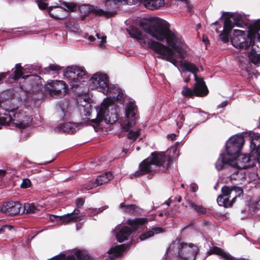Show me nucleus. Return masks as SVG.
Listing matches in <instances>:
<instances>
[{
  "mask_svg": "<svg viewBox=\"0 0 260 260\" xmlns=\"http://www.w3.org/2000/svg\"><path fill=\"white\" fill-rule=\"evenodd\" d=\"M140 26L145 32L158 41L166 39L171 48L145 37L138 28L132 27L127 30L130 37L136 39L142 47L152 49L157 54L158 58L168 61L176 67L177 59L186 57V52L182 47L183 42L182 38L176 32L170 30L166 22L157 17H151L142 20Z\"/></svg>",
  "mask_w": 260,
  "mask_h": 260,
  "instance_id": "obj_1",
  "label": "nucleus"
},
{
  "mask_svg": "<svg viewBox=\"0 0 260 260\" xmlns=\"http://www.w3.org/2000/svg\"><path fill=\"white\" fill-rule=\"evenodd\" d=\"M107 98L103 101L100 107L95 108L96 118L91 120L97 126L103 121L107 124H112L118 119V108L114 104L116 100L123 103V94L117 85L109 84L105 91Z\"/></svg>",
  "mask_w": 260,
  "mask_h": 260,
  "instance_id": "obj_2",
  "label": "nucleus"
},
{
  "mask_svg": "<svg viewBox=\"0 0 260 260\" xmlns=\"http://www.w3.org/2000/svg\"><path fill=\"white\" fill-rule=\"evenodd\" d=\"M32 100H29L28 96L24 100L20 107L13 109L8 113L0 114V129L2 126L9 124L13 121L14 123L20 129H24L31 122L32 118L28 113L31 111V106L34 104Z\"/></svg>",
  "mask_w": 260,
  "mask_h": 260,
  "instance_id": "obj_3",
  "label": "nucleus"
},
{
  "mask_svg": "<svg viewBox=\"0 0 260 260\" xmlns=\"http://www.w3.org/2000/svg\"><path fill=\"white\" fill-rule=\"evenodd\" d=\"M199 251L197 245L182 242L177 239L173 241L169 247L165 260H177L179 257L183 260H195Z\"/></svg>",
  "mask_w": 260,
  "mask_h": 260,
  "instance_id": "obj_4",
  "label": "nucleus"
},
{
  "mask_svg": "<svg viewBox=\"0 0 260 260\" xmlns=\"http://www.w3.org/2000/svg\"><path fill=\"white\" fill-rule=\"evenodd\" d=\"M172 161L171 156L166 155L164 152H153L151 156L144 160L139 165V170L134 174L141 176L146 174L153 173L155 168L162 167L166 170Z\"/></svg>",
  "mask_w": 260,
  "mask_h": 260,
  "instance_id": "obj_5",
  "label": "nucleus"
},
{
  "mask_svg": "<svg viewBox=\"0 0 260 260\" xmlns=\"http://www.w3.org/2000/svg\"><path fill=\"white\" fill-rule=\"evenodd\" d=\"M180 68L183 73L186 72H191L194 77L196 83L193 89L184 86L181 91V93L184 96L191 97L193 95L198 96H205L208 93V88L205 84V82L202 78H199L197 76L198 68L193 63L187 61H181L180 63Z\"/></svg>",
  "mask_w": 260,
  "mask_h": 260,
  "instance_id": "obj_6",
  "label": "nucleus"
},
{
  "mask_svg": "<svg viewBox=\"0 0 260 260\" xmlns=\"http://www.w3.org/2000/svg\"><path fill=\"white\" fill-rule=\"evenodd\" d=\"M125 251V246L123 244L117 245L111 247L108 253L110 254L105 260H112L117 257L123 255ZM90 260V257L88 252L85 250H76L74 254L67 255L65 253H61L59 255L48 259V260Z\"/></svg>",
  "mask_w": 260,
  "mask_h": 260,
  "instance_id": "obj_7",
  "label": "nucleus"
},
{
  "mask_svg": "<svg viewBox=\"0 0 260 260\" xmlns=\"http://www.w3.org/2000/svg\"><path fill=\"white\" fill-rule=\"evenodd\" d=\"M63 78L72 88H76L87 79V75L81 68L69 66L63 71Z\"/></svg>",
  "mask_w": 260,
  "mask_h": 260,
  "instance_id": "obj_8",
  "label": "nucleus"
},
{
  "mask_svg": "<svg viewBox=\"0 0 260 260\" xmlns=\"http://www.w3.org/2000/svg\"><path fill=\"white\" fill-rule=\"evenodd\" d=\"M137 106L134 101L131 100L125 105V115L128 119L127 124L124 126V129L128 132L127 138L133 141L136 140L140 135V129L136 131L131 129V128L136 124L137 118Z\"/></svg>",
  "mask_w": 260,
  "mask_h": 260,
  "instance_id": "obj_9",
  "label": "nucleus"
},
{
  "mask_svg": "<svg viewBox=\"0 0 260 260\" xmlns=\"http://www.w3.org/2000/svg\"><path fill=\"white\" fill-rule=\"evenodd\" d=\"M146 222L147 219L144 218H139L135 219H129L127 222L131 228L128 226H117L114 230L117 240L121 243L127 240L132 233V231L138 230L140 225H143Z\"/></svg>",
  "mask_w": 260,
  "mask_h": 260,
  "instance_id": "obj_10",
  "label": "nucleus"
},
{
  "mask_svg": "<svg viewBox=\"0 0 260 260\" xmlns=\"http://www.w3.org/2000/svg\"><path fill=\"white\" fill-rule=\"evenodd\" d=\"M222 194L218 196L217 202L220 206L228 207L232 205L233 202L243 192L241 187L232 186L229 187L224 186L221 188Z\"/></svg>",
  "mask_w": 260,
  "mask_h": 260,
  "instance_id": "obj_11",
  "label": "nucleus"
},
{
  "mask_svg": "<svg viewBox=\"0 0 260 260\" xmlns=\"http://www.w3.org/2000/svg\"><path fill=\"white\" fill-rule=\"evenodd\" d=\"M250 153L238 154L232 158L233 166L235 164L237 168L244 170L255 166L257 162V153L255 148L250 147Z\"/></svg>",
  "mask_w": 260,
  "mask_h": 260,
  "instance_id": "obj_12",
  "label": "nucleus"
},
{
  "mask_svg": "<svg viewBox=\"0 0 260 260\" xmlns=\"http://www.w3.org/2000/svg\"><path fill=\"white\" fill-rule=\"evenodd\" d=\"M77 8V5L74 2L59 1V5L50 6L48 8L50 16L56 20L62 19L66 17L63 14L64 11L73 12Z\"/></svg>",
  "mask_w": 260,
  "mask_h": 260,
  "instance_id": "obj_13",
  "label": "nucleus"
},
{
  "mask_svg": "<svg viewBox=\"0 0 260 260\" xmlns=\"http://www.w3.org/2000/svg\"><path fill=\"white\" fill-rule=\"evenodd\" d=\"M89 84L92 89L105 93L106 88L109 84V77L106 73L96 72L90 78Z\"/></svg>",
  "mask_w": 260,
  "mask_h": 260,
  "instance_id": "obj_14",
  "label": "nucleus"
},
{
  "mask_svg": "<svg viewBox=\"0 0 260 260\" xmlns=\"http://www.w3.org/2000/svg\"><path fill=\"white\" fill-rule=\"evenodd\" d=\"M244 143V139L241 135H236L231 137L225 144L226 153L231 158L239 154Z\"/></svg>",
  "mask_w": 260,
  "mask_h": 260,
  "instance_id": "obj_15",
  "label": "nucleus"
},
{
  "mask_svg": "<svg viewBox=\"0 0 260 260\" xmlns=\"http://www.w3.org/2000/svg\"><path fill=\"white\" fill-rule=\"evenodd\" d=\"M65 82L62 80H49L45 84L44 88L49 95L54 98H61L66 92Z\"/></svg>",
  "mask_w": 260,
  "mask_h": 260,
  "instance_id": "obj_16",
  "label": "nucleus"
},
{
  "mask_svg": "<svg viewBox=\"0 0 260 260\" xmlns=\"http://www.w3.org/2000/svg\"><path fill=\"white\" fill-rule=\"evenodd\" d=\"M226 14V24L228 30H232L235 26L243 27L247 24L246 17L243 14L231 12Z\"/></svg>",
  "mask_w": 260,
  "mask_h": 260,
  "instance_id": "obj_17",
  "label": "nucleus"
},
{
  "mask_svg": "<svg viewBox=\"0 0 260 260\" xmlns=\"http://www.w3.org/2000/svg\"><path fill=\"white\" fill-rule=\"evenodd\" d=\"M229 167L230 170L227 178H230L233 184H243L245 181L249 182L247 178L246 172L244 170L234 166Z\"/></svg>",
  "mask_w": 260,
  "mask_h": 260,
  "instance_id": "obj_18",
  "label": "nucleus"
},
{
  "mask_svg": "<svg viewBox=\"0 0 260 260\" xmlns=\"http://www.w3.org/2000/svg\"><path fill=\"white\" fill-rule=\"evenodd\" d=\"M79 10L84 15H87L89 13H92L96 16H103L106 18H110L114 14L113 13L104 11L97 6L87 4L80 6L79 7Z\"/></svg>",
  "mask_w": 260,
  "mask_h": 260,
  "instance_id": "obj_19",
  "label": "nucleus"
},
{
  "mask_svg": "<svg viewBox=\"0 0 260 260\" xmlns=\"http://www.w3.org/2000/svg\"><path fill=\"white\" fill-rule=\"evenodd\" d=\"M212 29L218 34L219 39L223 43L229 41L230 35L232 30L228 29V25L226 24V17H224L223 25L216 21L212 24Z\"/></svg>",
  "mask_w": 260,
  "mask_h": 260,
  "instance_id": "obj_20",
  "label": "nucleus"
},
{
  "mask_svg": "<svg viewBox=\"0 0 260 260\" xmlns=\"http://www.w3.org/2000/svg\"><path fill=\"white\" fill-rule=\"evenodd\" d=\"M0 211L7 215H14L21 212V204L18 202H5L0 208Z\"/></svg>",
  "mask_w": 260,
  "mask_h": 260,
  "instance_id": "obj_21",
  "label": "nucleus"
},
{
  "mask_svg": "<svg viewBox=\"0 0 260 260\" xmlns=\"http://www.w3.org/2000/svg\"><path fill=\"white\" fill-rule=\"evenodd\" d=\"M80 211L78 209H74L73 212L68 213L62 216H57L55 215H50L49 219L51 221H54L57 218H59L61 224H66L67 223L75 222L79 217Z\"/></svg>",
  "mask_w": 260,
  "mask_h": 260,
  "instance_id": "obj_22",
  "label": "nucleus"
},
{
  "mask_svg": "<svg viewBox=\"0 0 260 260\" xmlns=\"http://www.w3.org/2000/svg\"><path fill=\"white\" fill-rule=\"evenodd\" d=\"M23 69L22 68L21 64L20 63H17L15 67L14 73L9 76V77L15 80H16L21 77L22 79H27V80L30 82L36 80V79L39 77L36 75H23Z\"/></svg>",
  "mask_w": 260,
  "mask_h": 260,
  "instance_id": "obj_23",
  "label": "nucleus"
},
{
  "mask_svg": "<svg viewBox=\"0 0 260 260\" xmlns=\"http://www.w3.org/2000/svg\"><path fill=\"white\" fill-rule=\"evenodd\" d=\"M229 166H233L232 158L225 153H221L215 163L216 169L218 171L226 169L229 171L230 170Z\"/></svg>",
  "mask_w": 260,
  "mask_h": 260,
  "instance_id": "obj_24",
  "label": "nucleus"
},
{
  "mask_svg": "<svg viewBox=\"0 0 260 260\" xmlns=\"http://www.w3.org/2000/svg\"><path fill=\"white\" fill-rule=\"evenodd\" d=\"M56 113L62 118L68 117L70 114L69 102L63 100L59 102L56 106Z\"/></svg>",
  "mask_w": 260,
  "mask_h": 260,
  "instance_id": "obj_25",
  "label": "nucleus"
},
{
  "mask_svg": "<svg viewBox=\"0 0 260 260\" xmlns=\"http://www.w3.org/2000/svg\"><path fill=\"white\" fill-rule=\"evenodd\" d=\"M250 61L256 67L260 66V46L253 44L251 51L248 53Z\"/></svg>",
  "mask_w": 260,
  "mask_h": 260,
  "instance_id": "obj_26",
  "label": "nucleus"
},
{
  "mask_svg": "<svg viewBox=\"0 0 260 260\" xmlns=\"http://www.w3.org/2000/svg\"><path fill=\"white\" fill-rule=\"evenodd\" d=\"M79 123H72L70 122H64L61 123L58 129L63 132L67 133L69 134H73L76 132L79 129Z\"/></svg>",
  "mask_w": 260,
  "mask_h": 260,
  "instance_id": "obj_27",
  "label": "nucleus"
},
{
  "mask_svg": "<svg viewBox=\"0 0 260 260\" xmlns=\"http://www.w3.org/2000/svg\"><path fill=\"white\" fill-rule=\"evenodd\" d=\"M113 177V176L111 172H106L104 174H102L97 177L96 179L94 181V184L91 186V188L107 183L111 180Z\"/></svg>",
  "mask_w": 260,
  "mask_h": 260,
  "instance_id": "obj_28",
  "label": "nucleus"
},
{
  "mask_svg": "<svg viewBox=\"0 0 260 260\" xmlns=\"http://www.w3.org/2000/svg\"><path fill=\"white\" fill-rule=\"evenodd\" d=\"M145 7L149 10L157 9L165 4L164 0H143Z\"/></svg>",
  "mask_w": 260,
  "mask_h": 260,
  "instance_id": "obj_29",
  "label": "nucleus"
},
{
  "mask_svg": "<svg viewBox=\"0 0 260 260\" xmlns=\"http://www.w3.org/2000/svg\"><path fill=\"white\" fill-rule=\"evenodd\" d=\"M210 254H215L218 255L222 260H233L232 256L229 253L223 251L221 248L217 247H213L209 251Z\"/></svg>",
  "mask_w": 260,
  "mask_h": 260,
  "instance_id": "obj_30",
  "label": "nucleus"
},
{
  "mask_svg": "<svg viewBox=\"0 0 260 260\" xmlns=\"http://www.w3.org/2000/svg\"><path fill=\"white\" fill-rule=\"evenodd\" d=\"M164 232L163 229L160 227L152 228L151 230L147 231L140 235L141 241H145L153 237L155 234H159Z\"/></svg>",
  "mask_w": 260,
  "mask_h": 260,
  "instance_id": "obj_31",
  "label": "nucleus"
},
{
  "mask_svg": "<svg viewBox=\"0 0 260 260\" xmlns=\"http://www.w3.org/2000/svg\"><path fill=\"white\" fill-rule=\"evenodd\" d=\"M250 147L255 148L257 153V162L260 164V136H255L250 138Z\"/></svg>",
  "mask_w": 260,
  "mask_h": 260,
  "instance_id": "obj_32",
  "label": "nucleus"
},
{
  "mask_svg": "<svg viewBox=\"0 0 260 260\" xmlns=\"http://www.w3.org/2000/svg\"><path fill=\"white\" fill-rule=\"evenodd\" d=\"M120 208L125 212L131 215H136L139 212V208L134 204L126 205L124 203H122L120 204Z\"/></svg>",
  "mask_w": 260,
  "mask_h": 260,
  "instance_id": "obj_33",
  "label": "nucleus"
},
{
  "mask_svg": "<svg viewBox=\"0 0 260 260\" xmlns=\"http://www.w3.org/2000/svg\"><path fill=\"white\" fill-rule=\"evenodd\" d=\"M61 69V68L60 66L56 64H51L47 67L45 68L43 72L44 74L50 75L54 77L56 75L59 74Z\"/></svg>",
  "mask_w": 260,
  "mask_h": 260,
  "instance_id": "obj_34",
  "label": "nucleus"
},
{
  "mask_svg": "<svg viewBox=\"0 0 260 260\" xmlns=\"http://www.w3.org/2000/svg\"><path fill=\"white\" fill-rule=\"evenodd\" d=\"M189 207L192 209L198 215H203L207 213L206 209L202 205H197L191 200H188Z\"/></svg>",
  "mask_w": 260,
  "mask_h": 260,
  "instance_id": "obj_35",
  "label": "nucleus"
},
{
  "mask_svg": "<svg viewBox=\"0 0 260 260\" xmlns=\"http://www.w3.org/2000/svg\"><path fill=\"white\" fill-rule=\"evenodd\" d=\"M37 210V207L32 203H25L23 206H21V213H34Z\"/></svg>",
  "mask_w": 260,
  "mask_h": 260,
  "instance_id": "obj_36",
  "label": "nucleus"
},
{
  "mask_svg": "<svg viewBox=\"0 0 260 260\" xmlns=\"http://www.w3.org/2000/svg\"><path fill=\"white\" fill-rule=\"evenodd\" d=\"M137 0H106V5L110 7H115L120 3L125 2L127 4H133Z\"/></svg>",
  "mask_w": 260,
  "mask_h": 260,
  "instance_id": "obj_37",
  "label": "nucleus"
},
{
  "mask_svg": "<svg viewBox=\"0 0 260 260\" xmlns=\"http://www.w3.org/2000/svg\"><path fill=\"white\" fill-rule=\"evenodd\" d=\"M259 210H260V200L257 202L252 203L249 207L250 211L254 213L257 212Z\"/></svg>",
  "mask_w": 260,
  "mask_h": 260,
  "instance_id": "obj_38",
  "label": "nucleus"
},
{
  "mask_svg": "<svg viewBox=\"0 0 260 260\" xmlns=\"http://www.w3.org/2000/svg\"><path fill=\"white\" fill-rule=\"evenodd\" d=\"M101 208H89L88 209V212L90 215H96L103 211Z\"/></svg>",
  "mask_w": 260,
  "mask_h": 260,
  "instance_id": "obj_39",
  "label": "nucleus"
},
{
  "mask_svg": "<svg viewBox=\"0 0 260 260\" xmlns=\"http://www.w3.org/2000/svg\"><path fill=\"white\" fill-rule=\"evenodd\" d=\"M31 185V182L29 179L25 178L23 180L21 184V187L23 188H26L29 187Z\"/></svg>",
  "mask_w": 260,
  "mask_h": 260,
  "instance_id": "obj_40",
  "label": "nucleus"
},
{
  "mask_svg": "<svg viewBox=\"0 0 260 260\" xmlns=\"http://www.w3.org/2000/svg\"><path fill=\"white\" fill-rule=\"evenodd\" d=\"M184 117L183 115L180 114L178 115L177 118V124L179 127H181L182 125V122L184 120Z\"/></svg>",
  "mask_w": 260,
  "mask_h": 260,
  "instance_id": "obj_41",
  "label": "nucleus"
},
{
  "mask_svg": "<svg viewBox=\"0 0 260 260\" xmlns=\"http://www.w3.org/2000/svg\"><path fill=\"white\" fill-rule=\"evenodd\" d=\"M9 75V73H8V72L0 73V84L4 82V81H5V79Z\"/></svg>",
  "mask_w": 260,
  "mask_h": 260,
  "instance_id": "obj_42",
  "label": "nucleus"
},
{
  "mask_svg": "<svg viewBox=\"0 0 260 260\" xmlns=\"http://www.w3.org/2000/svg\"><path fill=\"white\" fill-rule=\"evenodd\" d=\"M96 36L99 39H101L100 43H99V45L101 46V47L102 48L103 47L104 44L106 42V37L103 36L102 37H101V38H100V35L98 34H96Z\"/></svg>",
  "mask_w": 260,
  "mask_h": 260,
  "instance_id": "obj_43",
  "label": "nucleus"
},
{
  "mask_svg": "<svg viewBox=\"0 0 260 260\" xmlns=\"http://www.w3.org/2000/svg\"><path fill=\"white\" fill-rule=\"evenodd\" d=\"M84 203V200L83 198H78L76 200V205L78 207L82 206Z\"/></svg>",
  "mask_w": 260,
  "mask_h": 260,
  "instance_id": "obj_44",
  "label": "nucleus"
},
{
  "mask_svg": "<svg viewBox=\"0 0 260 260\" xmlns=\"http://www.w3.org/2000/svg\"><path fill=\"white\" fill-rule=\"evenodd\" d=\"M84 37L91 42H93L95 40V38L93 36L88 34H85Z\"/></svg>",
  "mask_w": 260,
  "mask_h": 260,
  "instance_id": "obj_45",
  "label": "nucleus"
},
{
  "mask_svg": "<svg viewBox=\"0 0 260 260\" xmlns=\"http://www.w3.org/2000/svg\"><path fill=\"white\" fill-rule=\"evenodd\" d=\"M6 229H7L8 231H12V230L14 229V227L12 225H8L4 224V232H5V230Z\"/></svg>",
  "mask_w": 260,
  "mask_h": 260,
  "instance_id": "obj_46",
  "label": "nucleus"
},
{
  "mask_svg": "<svg viewBox=\"0 0 260 260\" xmlns=\"http://www.w3.org/2000/svg\"><path fill=\"white\" fill-rule=\"evenodd\" d=\"M4 232V223L3 220H0V234Z\"/></svg>",
  "mask_w": 260,
  "mask_h": 260,
  "instance_id": "obj_47",
  "label": "nucleus"
},
{
  "mask_svg": "<svg viewBox=\"0 0 260 260\" xmlns=\"http://www.w3.org/2000/svg\"><path fill=\"white\" fill-rule=\"evenodd\" d=\"M176 137V135L175 134H171L168 135V138L171 140H174Z\"/></svg>",
  "mask_w": 260,
  "mask_h": 260,
  "instance_id": "obj_48",
  "label": "nucleus"
},
{
  "mask_svg": "<svg viewBox=\"0 0 260 260\" xmlns=\"http://www.w3.org/2000/svg\"><path fill=\"white\" fill-rule=\"evenodd\" d=\"M228 104V102L226 101H223L218 106L219 108H223L225 107Z\"/></svg>",
  "mask_w": 260,
  "mask_h": 260,
  "instance_id": "obj_49",
  "label": "nucleus"
},
{
  "mask_svg": "<svg viewBox=\"0 0 260 260\" xmlns=\"http://www.w3.org/2000/svg\"><path fill=\"white\" fill-rule=\"evenodd\" d=\"M190 189L193 192H196L197 190V187L195 185H193L191 186Z\"/></svg>",
  "mask_w": 260,
  "mask_h": 260,
  "instance_id": "obj_50",
  "label": "nucleus"
},
{
  "mask_svg": "<svg viewBox=\"0 0 260 260\" xmlns=\"http://www.w3.org/2000/svg\"><path fill=\"white\" fill-rule=\"evenodd\" d=\"M200 113L201 114V116L204 117V119L206 120L207 119V118H206L205 117V116L206 115V113H204V112L203 111H199Z\"/></svg>",
  "mask_w": 260,
  "mask_h": 260,
  "instance_id": "obj_51",
  "label": "nucleus"
},
{
  "mask_svg": "<svg viewBox=\"0 0 260 260\" xmlns=\"http://www.w3.org/2000/svg\"><path fill=\"white\" fill-rule=\"evenodd\" d=\"M203 42L206 44L207 42H208V38H207V37L204 36L203 37Z\"/></svg>",
  "mask_w": 260,
  "mask_h": 260,
  "instance_id": "obj_52",
  "label": "nucleus"
},
{
  "mask_svg": "<svg viewBox=\"0 0 260 260\" xmlns=\"http://www.w3.org/2000/svg\"><path fill=\"white\" fill-rule=\"evenodd\" d=\"M176 199H177V200L178 202H180L182 200V197L180 196L176 197Z\"/></svg>",
  "mask_w": 260,
  "mask_h": 260,
  "instance_id": "obj_53",
  "label": "nucleus"
},
{
  "mask_svg": "<svg viewBox=\"0 0 260 260\" xmlns=\"http://www.w3.org/2000/svg\"><path fill=\"white\" fill-rule=\"evenodd\" d=\"M190 80V75H188L187 77L184 80V82L187 83Z\"/></svg>",
  "mask_w": 260,
  "mask_h": 260,
  "instance_id": "obj_54",
  "label": "nucleus"
},
{
  "mask_svg": "<svg viewBox=\"0 0 260 260\" xmlns=\"http://www.w3.org/2000/svg\"><path fill=\"white\" fill-rule=\"evenodd\" d=\"M171 149H173V152L174 153H176V151H177V148H176V147H173V148H172Z\"/></svg>",
  "mask_w": 260,
  "mask_h": 260,
  "instance_id": "obj_55",
  "label": "nucleus"
},
{
  "mask_svg": "<svg viewBox=\"0 0 260 260\" xmlns=\"http://www.w3.org/2000/svg\"><path fill=\"white\" fill-rule=\"evenodd\" d=\"M6 171L4 170H0V175H4Z\"/></svg>",
  "mask_w": 260,
  "mask_h": 260,
  "instance_id": "obj_56",
  "label": "nucleus"
},
{
  "mask_svg": "<svg viewBox=\"0 0 260 260\" xmlns=\"http://www.w3.org/2000/svg\"><path fill=\"white\" fill-rule=\"evenodd\" d=\"M201 24H200V23L198 24V25H197V27H198V28H200V27H201Z\"/></svg>",
  "mask_w": 260,
  "mask_h": 260,
  "instance_id": "obj_57",
  "label": "nucleus"
},
{
  "mask_svg": "<svg viewBox=\"0 0 260 260\" xmlns=\"http://www.w3.org/2000/svg\"><path fill=\"white\" fill-rule=\"evenodd\" d=\"M166 204L168 206H169L170 203V202H169V201H167V202H166Z\"/></svg>",
  "mask_w": 260,
  "mask_h": 260,
  "instance_id": "obj_58",
  "label": "nucleus"
},
{
  "mask_svg": "<svg viewBox=\"0 0 260 260\" xmlns=\"http://www.w3.org/2000/svg\"><path fill=\"white\" fill-rule=\"evenodd\" d=\"M86 115L90 116V113H89V112H86Z\"/></svg>",
  "mask_w": 260,
  "mask_h": 260,
  "instance_id": "obj_59",
  "label": "nucleus"
},
{
  "mask_svg": "<svg viewBox=\"0 0 260 260\" xmlns=\"http://www.w3.org/2000/svg\"><path fill=\"white\" fill-rule=\"evenodd\" d=\"M181 187H182V188H184V184H181Z\"/></svg>",
  "mask_w": 260,
  "mask_h": 260,
  "instance_id": "obj_60",
  "label": "nucleus"
},
{
  "mask_svg": "<svg viewBox=\"0 0 260 260\" xmlns=\"http://www.w3.org/2000/svg\"><path fill=\"white\" fill-rule=\"evenodd\" d=\"M28 90H29V91H34V89H28Z\"/></svg>",
  "mask_w": 260,
  "mask_h": 260,
  "instance_id": "obj_61",
  "label": "nucleus"
},
{
  "mask_svg": "<svg viewBox=\"0 0 260 260\" xmlns=\"http://www.w3.org/2000/svg\"><path fill=\"white\" fill-rule=\"evenodd\" d=\"M162 215H163V214H162V213H160V214H159V215L160 216H162Z\"/></svg>",
  "mask_w": 260,
  "mask_h": 260,
  "instance_id": "obj_62",
  "label": "nucleus"
},
{
  "mask_svg": "<svg viewBox=\"0 0 260 260\" xmlns=\"http://www.w3.org/2000/svg\"><path fill=\"white\" fill-rule=\"evenodd\" d=\"M176 145L177 146V145H179V142H176Z\"/></svg>",
  "mask_w": 260,
  "mask_h": 260,
  "instance_id": "obj_63",
  "label": "nucleus"
},
{
  "mask_svg": "<svg viewBox=\"0 0 260 260\" xmlns=\"http://www.w3.org/2000/svg\"><path fill=\"white\" fill-rule=\"evenodd\" d=\"M224 13H223L222 15L221 16V18L223 17Z\"/></svg>",
  "mask_w": 260,
  "mask_h": 260,
  "instance_id": "obj_64",
  "label": "nucleus"
}]
</instances>
